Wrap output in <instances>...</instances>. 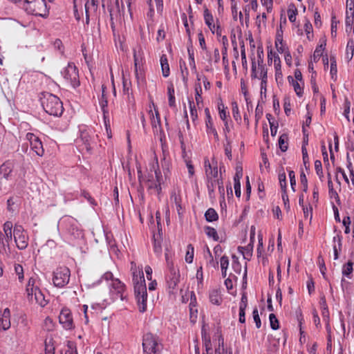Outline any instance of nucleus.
Listing matches in <instances>:
<instances>
[{"label": "nucleus", "instance_id": "1", "mask_svg": "<svg viewBox=\"0 0 354 354\" xmlns=\"http://www.w3.org/2000/svg\"><path fill=\"white\" fill-rule=\"evenodd\" d=\"M58 230L68 240L82 236V230L77 221L70 216H64L58 222Z\"/></svg>", "mask_w": 354, "mask_h": 354}, {"label": "nucleus", "instance_id": "2", "mask_svg": "<svg viewBox=\"0 0 354 354\" xmlns=\"http://www.w3.org/2000/svg\"><path fill=\"white\" fill-rule=\"evenodd\" d=\"M40 102L44 110L48 114L57 117L63 113V103L57 96L44 92L41 93Z\"/></svg>", "mask_w": 354, "mask_h": 354}, {"label": "nucleus", "instance_id": "3", "mask_svg": "<svg viewBox=\"0 0 354 354\" xmlns=\"http://www.w3.org/2000/svg\"><path fill=\"white\" fill-rule=\"evenodd\" d=\"M102 279L106 281H110L109 283V293L113 300L118 299L124 300L125 299L126 286L120 279L114 278L112 272H105L102 275Z\"/></svg>", "mask_w": 354, "mask_h": 354}, {"label": "nucleus", "instance_id": "4", "mask_svg": "<svg viewBox=\"0 0 354 354\" xmlns=\"http://www.w3.org/2000/svg\"><path fill=\"white\" fill-rule=\"evenodd\" d=\"M144 354H160L162 345L159 338L151 333H147L142 339Z\"/></svg>", "mask_w": 354, "mask_h": 354}, {"label": "nucleus", "instance_id": "5", "mask_svg": "<svg viewBox=\"0 0 354 354\" xmlns=\"http://www.w3.org/2000/svg\"><path fill=\"white\" fill-rule=\"evenodd\" d=\"M24 9L30 14L45 17L48 15V9L45 0H25Z\"/></svg>", "mask_w": 354, "mask_h": 354}, {"label": "nucleus", "instance_id": "6", "mask_svg": "<svg viewBox=\"0 0 354 354\" xmlns=\"http://www.w3.org/2000/svg\"><path fill=\"white\" fill-rule=\"evenodd\" d=\"M96 137L97 135L92 129H81L80 136L77 140V143L80 147H82L81 150H86L89 152L93 147V145L95 143Z\"/></svg>", "mask_w": 354, "mask_h": 354}, {"label": "nucleus", "instance_id": "7", "mask_svg": "<svg viewBox=\"0 0 354 354\" xmlns=\"http://www.w3.org/2000/svg\"><path fill=\"white\" fill-rule=\"evenodd\" d=\"M134 285L135 295L139 305V310L144 313L147 309V292L145 280L133 282Z\"/></svg>", "mask_w": 354, "mask_h": 354}, {"label": "nucleus", "instance_id": "8", "mask_svg": "<svg viewBox=\"0 0 354 354\" xmlns=\"http://www.w3.org/2000/svg\"><path fill=\"white\" fill-rule=\"evenodd\" d=\"M64 80L73 88L80 86L79 72L74 63L69 62L68 66L61 72Z\"/></svg>", "mask_w": 354, "mask_h": 354}, {"label": "nucleus", "instance_id": "9", "mask_svg": "<svg viewBox=\"0 0 354 354\" xmlns=\"http://www.w3.org/2000/svg\"><path fill=\"white\" fill-rule=\"evenodd\" d=\"M13 236L16 245L19 250H25L28 245V236L23 226L15 224L13 229Z\"/></svg>", "mask_w": 354, "mask_h": 354}, {"label": "nucleus", "instance_id": "10", "mask_svg": "<svg viewBox=\"0 0 354 354\" xmlns=\"http://www.w3.org/2000/svg\"><path fill=\"white\" fill-rule=\"evenodd\" d=\"M71 271L67 267L57 268L53 272V281L55 286L63 288L69 282Z\"/></svg>", "mask_w": 354, "mask_h": 354}, {"label": "nucleus", "instance_id": "11", "mask_svg": "<svg viewBox=\"0 0 354 354\" xmlns=\"http://www.w3.org/2000/svg\"><path fill=\"white\" fill-rule=\"evenodd\" d=\"M179 278L180 273L178 269L176 268L168 269L165 274V280L168 288L172 290H174L179 282Z\"/></svg>", "mask_w": 354, "mask_h": 354}, {"label": "nucleus", "instance_id": "12", "mask_svg": "<svg viewBox=\"0 0 354 354\" xmlns=\"http://www.w3.org/2000/svg\"><path fill=\"white\" fill-rule=\"evenodd\" d=\"M204 169L207 179L218 178V162L215 158H212L211 162L207 158H205Z\"/></svg>", "mask_w": 354, "mask_h": 354}, {"label": "nucleus", "instance_id": "13", "mask_svg": "<svg viewBox=\"0 0 354 354\" xmlns=\"http://www.w3.org/2000/svg\"><path fill=\"white\" fill-rule=\"evenodd\" d=\"M26 140L30 142L31 149L39 156H42L44 153L41 141L37 136L32 133H28L26 136Z\"/></svg>", "mask_w": 354, "mask_h": 354}, {"label": "nucleus", "instance_id": "14", "mask_svg": "<svg viewBox=\"0 0 354 354\" xmlns=\"http://www.w3.org/2000/svg\"><path fill=\"white\" fill-rule=\"evenodd\" d=\"M59 322L66 330L74 328L73 319L71 310L68 308H63L59 315Z\"/></svg>", "mask_w": 354, "mask_h": 354}, {"label": "nucleus", "instance_id": "15", "mask_svg": "<svg viewBox=\"0 0 354 354\" xmlns=\"http://www.w3.org/2000/svg\"><path fill=\"white\" fill-rule=\"evenodd\" d=\"M263 61L258 62V67H257L256 62L254 61L252 63V73L251 77L252 78H257L261 80H267V68L262 64Z\"/></svg>", "mask_w": 354, "mask_h": 354}, {"label": "nucleus", "instance_id": "16", "mask_svg": "<svg viewBox=\"0 0 354 354\" xmlns=\"http://www.w3.org/2000/svg\"><path fill=\"white\" fill-rule=\"evenodd\" d=\"M39 286L40 283L38 277L37 275H33L30 277L28 279L26 288V292L27 295H30V297H32L35 292H37L41 290Z\"/></svg>", "mask_w": 354, "mask_h": 354}, {"label": "nucleus", "instance_id": "17", "mask_svg": "<svg viewBox=\"0 0 354 354\" xmlns=\"http://www.w3.org/2000/svg\"><path fill=\"white\" fill-rule=\"evenodd\" d=\"M10 327V310L8 308L0 310V330H6Z\"/></svg>", "mask_w": 354, "mask_h": 354}, {"label": "nucleus", "instance_id": "18", "mask_svg": "<svg viewBox=\"0 0 354 354\" xmlns=\"http://www.w3.org/2000/svg\"><path fill=\"white\" fill-rule=\"evenodd\" d=\"M205 126H206V131L207 134H212L216 139L218 138V135L216 129L214 127L213 121L212 117L210 115V112L208 108L205 109Z\"/></svg>", "mask_w": 354, "mask_h": 354}, {"label": "nucleus", "instance_id": "19", "mask_svg": "<svg viewBox=\"0 0 354 354\" xmlns=\"http://www.w3.org/2000/svg\"><path fill=\"white\" fill-rule=\"evenodd\" d=\"M152 106L154 108L155 115H153L152 110L149 111V113L151 115V127L154 133L160 131L161 130V124H160V118L158 113V111L156 109L154 103H152Z\"/></svg>", "mask_w": 354, "mask_h": 354}, {"label": "nucleus", "instance_id": "20", "mask_svg": "<svg viewBox=\"0 0 354 354\" xmlns=\"http://www.w3.org/2000/svg\"><path fill=\"white\" fill-rule=\"evenodd\" d=\"M13 165L11 162H6L0 167V180L3 179L8 180L11 177Z\"/></svg>", "mask_w": 354, "mask_h": 354}, {"label": "nucleus", "instance_id": "21", "mask_svg": "<svg viewBox=\"0 0 354 354\" xmlns=\"http://www.w3.org/2000/svg\"><path fill=\"white\" fill-rule=\"evenodd\" d=\"M131 271L132 272L133 282L140 281L145 279L142 266H137L136 263L133 261L131 262Z\"/></svg>", "mask_w": 354, "mask_h": 354}, {"label": "nucleus", "instance_id": "22", "mask_svg": "<svg viewBox=\"0 0 354 354\" xmlns=\"http://www.w3.org/2000/svg\"><path fill=\"white\" fill-rule=\"evenodd\" d=\"M105 90H106V86L104 85H102V95H101V97L99 100V103H100V105L101 109L102 110V112L104 113L106 129L108 131V127H109V125L107 124L106 118V115H105L106 113H108V111H107V109H106L107 105H108V100H107V97H106V94H105Z\"/></svg>", "mask_w": 354, "mask_h": 354}, {"label": "nucleus", "instance_id": "23", "mask_svg": "<svg viewBox=\"0 0 354 354\" xmlns=\"http://www.w3.org/2000/svg\"><path fill=\"white\" fill-rule=\"evenodd\" d=\"M27 297L30 301L35 302V304H37L41 307H44L48 304V301L45 299V296L41 290L35 292L32 297L30 295H27Z\"/></svg>", "mask_w": 354, "mask_h": 354}, {"label": "nucleus", "instance_id": "24", "mask_svg": "<svg viewBox=\"0 0 354 354\" xmlns=\"http://www.w3.org/2000/svg\"><path fill=\"white\" fill-rule=\"evenodd\" d=\"M143 53L141 48L138 49H133V61H134V71H137L140 67H143Z\"/></svg>", "mask_w": 354, "mask_h": 354}, {"label": "nucleus", "instance_id": "25", "mask_svg": "<svg viewBox=\"0 0 354 354\" xmlns=\"http://www.w3.org/2000/svg\"><path fill=\"white\" fill-rule=\"evenodd\" d=\"M203 16L205 24L208 26L211 32L214 34L216 24L214 23V17L207 8L205 9Z\"/></svg>", "mask_w": 354, "mask_h": 354}, {"label": "nucleus", "instance_id": "26", "mask_svg": "<svg viewBox=\"0 0 354 354\" xmlns=\"http://www.w3.org/2000/svg\"><path fill=\"white\" fill-rule=\"evenodd\" d=\"M13 227L12 223L11 221H6L3 224V232L5 234V241L9 244L10 242L12 240L13 232H12V229Z\"/></svg>", "mask_w": 354, "mask_h": 354}, {"label": "nucleus", "instance_id": "27", "mask_svg": "<svg viewBox=\"0 0 354 354\" xmlns=\"http://www.w3.org/2000/svg\"><path fill=\"white\" fill-rule=\"evenodd\" d=\"M288 80L290 84H292V86L294 88V90L297 94V96L301 97L303 95V86L302 84L297 80H295V79L292 76L288 77Z\"/></svg>", "mask_w": 354, "mask_h": 354}, {"label": "nucleus", "instance_id": "28", "mask_svg": "<svg viewBox=\"0 0 354 354\" xmlns=\"http://www.w3.org/2000/svg\"><path fill=\"white\" fill-rule=\"evenodd\" d=\"M273 61L275 71H279L281 69V60L279 56L272 51L268 54V64L272 63Z\"/></svg>", "mask_w": 354, "mask_h": 354}, {"label": "nucleus", "instance_id": "29", "mask_svg": "<svg viewBox=\"0 0 354 354\" xmlns=\"http://www.w3.org/2000/svg\"><path fill=\"white\" fill-rule=\"evenodd\" d=\"M209 301L214 305L219 306L222 303V297L220 292L217 290H212L209 294Z\"/></svg>", "mask_w": 354, "mask_h": 354}, {"label": "nucleus", "instance_id": "30", "mask_svg": "<svg viewBox=\"0 0 354 354\" xmlns=\"http://www.w3.org/2000/svg\"><path fill=\"white\" fill-rule=\"evenodd\" d=\"M160 65L162 68V75L167 77L170 74L169 66L166 55H162L160 57Z\"/></svg>", "mask_w": 354, "mask_h": 354}, {"label": "nucleus", "instance_id": "31", "mask_svg": "<svg viewBox=\"0 0 354 354\" xmlns=\"http://www.w3.org/2000/svg\"><path fill=\"white\" fill-rule=\"evenodd\" d=\"M221 180L219 178L207 179V187L210 197L213 196L216 187Z\"/></svg>", "mask_w": 354, "mask_h": 354}, {"label": "nucleus", "instance_id": "32", "mask_svg": "<svg viewBox=\"0 0 354 354\" xmlns=\"http://www.w3.org/2000/svg\"><path fill=\"white\" fill-rule=\"evenodd\" d=\"M100 0H86L85 3V9L86 14V21H88V11L89 10H92L93 11H96L100 3Z\"/></svg>", "mask_w": 354, "mask_h": 354}, {"label": "nucleus", "instance_id": "33", "mask_svg": "<svg viewBox=\"0 0 354 354\" xmlns=\"http://www.w3.org/2000/svg\"><path fill=\"white\" fill-rule=\"evenodd\" d=\"M150 170L151 171H154L156 178L158 181L160 180V178H161V172L159 168V165L158 162V158L156 155L154 154L153 157V161L150 165Z\"/></svg>", "mask_w": 354, "mask_h": 354}, {"label": "nucleus", "instance_id": "34", "mask_svg": "<svg viewBox=\"0 0 354 354\" xmlns=\"http://www.w3.org/2000/svg\"><path fill=\"white\" fill-rule=\"evenodd\" d=\"M333 242L335 243L333 245L334 259L336 260L338 259L339 251L342 248V237L339 235L334 236Z\"/></svg>", "mask_w": 354, "mask_h": 354}, {"label": "nucleus", "instance_id": "35", "mask_svg": "<svg viewBox=\"0 0 354 354\" xmlns=\"http://www.w3.org/2000/svg\"><path fill=\"white\" fill-rule=\"evenodd\" d=\"M354 27V12H346V31L351 32Z\"/></svg>", "mask_w": 354, "mask_h": 354}, {"label": "nucleus", "instance_id": "36", "mask_svg": "<svg viewBox=\"0 0 354 354\" xmlns=\"http://www.w3.org/2000/svg\"><path fill=\"white\" fill-rule=\"evenodd\" d=\"M253 246L251 244L248 245L246 247H239V250L243 256V258L250 260L252 255Z\"/></svg>", "mask_w": 354, "mask_h": 354}, {"label": "nucleus", "instance_id": "37", "mask_svg": "<svg viewBox=\"0 0 354 354\" xmlns=\"http://www.w3.org/2000/svg\"><path fill=\"white\" fill-rule=\"evenodd\" d=\"M205 217L207 221L213 222L218 219L217 212L213 208H209L205 213Z\"/></svg>", "mask_w": 354, "mask_h": 354}, {"label": "nucleus", "instance_id": "38", "mask_svg": "<svg viewBox=\"0 0 354 354\" xmlns=\"http://www.w3.org/2000/svg\"><path fill=\"white\" fill-rule=\"evenodd\" d=\"M19 200L15 197H10L7 201V209L9 212L13 213L16 211Z\"/></svg>", "mask_w": 354, "mask_h": 354}, {"label": "nucleus", "instance_id": "39", "mask_svg": "<svg viewBox=\"0 0 354 354\" xmlns=\"http://www.w3.org/2000/svg\"><path fill=\"white\" fill-rule=\"evenodd\" d=\"M15 273L17 276L19 281L22 283L24 279V268L19 263H15L14 265Z\"/></svg>", "mask_w": 354, "mask_h": 354}, {"label": "nucleus", "instance_id": "40", "mask_svg": "<svg viewBox=\"0 0 354 354\" xmlns=\"http://www.w3.org/2000/svg\"><path fill=\"white\" fill-rule=\"evenodd\" d=\"M353 263L351 261H348L347 263L344 264L342 268V274L351 279L353 270Z\"/></svg>", "mask_w": 354, "mask_h": 354}, {"label": "nucleus", "instance_id": "41", "mask_svg": "<svg viewBox=\"0 0 354 354\" xmlns=\"http://www.w3.org/2000/svg\"><path fill=\"white\" fill-rule=\"evenodd\" d=\"M288 136L285 133L280 136L279 138V146L280 149L282 151H286L288 149Z\"/></svg>", "mask_w": 354, "mask_h": 354}, {"label": "nucleus", "instance_id": "42", "mask_svg": "<svg viewBox=\"0 0 354 354\" xmlns=\"http://www.w3.org/2000/svg\"><path fill=\"white\" fill-rule=\"evenodd\" d=\"M195 100L198 106L203 103L202 87L199 82L195 86Z\"/></svg>", "mask_w": 354, "mask_h": 354}, {"label": "nucleus", "instance_id": "43", "mask_svg": "<svg viewBox=\"0 0 354 354\" xmlns=\"http://www.w3.org/2000/svg\"><path fill=\"white\" fill-rule=\"evenodd\" d=\"M205 232L209 238H212V239H213L214 241H218V239H219L218 235L217 234L216 230L214 227H212L210 226L205 227Z\"/></svg>", "mask_w": 354, "mask_h": 354}, {"label": "nucleus", "instance_id": "44", "mask_svg": "<svg viewBox=\"0 0 354 354\" xmlns=\"http://www.w3.org/2000/svg\"><path fill=\"white\" fill-rule=\"evenodd\" d=\"M45 354H55V346L52 338L45 341Z\"/></svg>", "mask_w": 354, "mask_h": 354}, {"label": "nucleus", "instance_id": "45", "mask_svg": "<svg viewBox=\"0 0 354 354\" xmlns=\"http://www.w3.org/2000/svg\"><path fill=\"white\" fill-rule=\"evenodd\" d=\"M167 93L169 97V105L171 107L175 106L174 88L172 84L167 87Z\"/></svg>", "mask_w": 354, "mask_h": 354}, {"label": "nucleus", "instance_id": "46", "mask_svg": "<svg viewBox=\"0 0 354 354\" xmlns=\"http://www.w3.org/2000/svg\"><path fill=\"white\" fill-rule=\"evenodd\" d=\"M170 201L172 203H174L175 205L177 204H180L182 202L180 191L173 190L171 192L170 195Z\"/></svg>", "mask_w": 354, "mask_h": 354}, {"label": "nucleus", "instance_id": "47", "mask_svg": "<svg viewBox=\"0 0 354 354\" xmlns=\"http://www.w3.org/2000/svg\"><path fill=\"white\" fill-rule=\"evenodd\" d=\"M194 248L192 244L187 245V250L185 255V261L191 263L194 259Z\"/></svg>", "mask_w": 354, "mask_h": 354}, {"label": "nucleus", "instance_id": "48", "mask_svg": "<svg viewBox=\"0 0 354 354\" xmlns=\"http://www.w3.org/2000/svg\"><path fill=\"white\" fill-rule=\"evenodd\" d=\"M54 328L55 323L53 322V319L49 317H47L44 321L43 329L46 331H52L54 330Z\"/></svg>", "mask_w": 354, "mask_h": 354}, {"label": "nucleus", "instance_id": "49", "mask_svg": "<svg viewBox=\"0 0 354 354\" xmlns=\"http://www.w3.org/2000/svg\"><path fill=\"white\" fill-rule=\"evenodd\" d=\"M187 52H188V56H189V65L192 68V70L193 71H194L195 73H196V66L195 59H194V50L192 48H188Z\"/></svg>", "mask_w": 354, "mask_h": 354}, {"label": "nucleus", "instance_id": "50", "mask_svg": "<svg viewBox=\"0 0 354 354\" xmlns=\"http://www.w3.org/2000/svg\"><path fill=\"white\" fill-rule=\"evenodd\" d=\"M232 105V112L233 117L237 122H240L241 120V116L239 112L238 104L236 102H234Z\"/></svg>", "mask_w": 354, "mask_h": 354}, {"label": "nucleus", "instance_id": "51", "mask_svg": "<svg viewBox=\"0 0 354 354\" xmlns=\"http://www.w3.org/2000/svg\"><path fill=\"white\" fill-rule=\"evenodd\" d=\"M279 185L281 189V191L287 190V182H286V175L285 172H281L279 174Z\"/></svg>", "mask_w": 354, "mask_h": 354}, {"label": "nucleus", "instance_id": "52", "mask_svg": "<svg viewBox=\"0 0 354 354\" xmlns=\"http://www.w3.org/2000/svg\"><path fill=\"white\" fill-rule=\"evenodd\" d=\"M181 18L183 21L184 26L185 28L186 33L188 36L189 41L190 43H192V32H191V30L189 27L187 15L185 13H183L181 16Z\"/></svg>", "mask_w": 354, "mask_h": 354}, {"label": "nucleus", "instance_id": "53", "mask_svg": "<svg viewBox=\"0 0 354 354\" xmlns=\"http://www.w3.org/2000/svg\"><path fill=\"white\" fill-rule=\"evenodd\" d=\"M154 241H153V251L157 255H160L162 252V245H161V241L160 238L157 239L153 236Z\"/></svg>", "mask_w": 354, "mask_h": 354}, {"label": "nucleus", "instance_id": "54", "mask_svg": "<svg viewBox=\"0 0 354 354\" xmlns=\"http://www.w3.org/2000/svg\"><path fill=\"white\" fill-rule=\"evenodd\" d=\"M189 104L191 118L192 121L194 122L198 118L197 110L193 101L189 100Z\"/></svg>", "mask_w": 354, "mask_h": 354}, {"label": "nucleus", "instance_id": "55", "mask_svg": "<svg viewBox=\"0 0 354 354\" xmlns=\"http://www.w3.org/2000/svg\"><path fill=\"white\" fill-rule=\"evenodd\" d=\"M270 327L273 330H277L279 328V324L277 318L275 315L273 313L270 314L269 315Z\"/></svg>", "mask_w": 354, "mask_h": 354}, {"label": "nucleus", "instance_id": "56", "mask_svg": "<svg viewBox=\"0 0 354 354\" xmlns=\"http://www.w3.org/2000/svg\"><path fill=\"white\" fill-rule=\"evenodd\" d=\"M324 50V46L321 44L318 46L313 53V59L315 62H317L319 59L320 57L323 54V51Z\"/></svg>", "mask_w": 354, "mask_h": 354}, {"label": "nucleus", "instance_id": "57", "mask_svg": "<svg viewBox=\"0 0 354 354\" xmlns=\"http://www.w3.org/2000/svg\"><path fill=\"white\" fill-rule=\"evenodd\" d=\"M64 354H77V347L74 342H68L67 349L65 351Z\"/></svg>", "mask_w": 354, "mask_h": 354}, {"label": "nucleus", "instance_id": "58", "mask_svg": "<svg viewBox=\"0 0 354 354\" xmlns=\"http://www.w3.org/2000/svg\"><path fill=\"white\" fill-rule=\"evenodd\" d=\"M330 75L331 77L333 79H336L337 73V64L336 61L334 58H330Z\"/></svg>", "mask_w": 354, "mask_h": 354}, {"label": "nucleus", "instance_id": "59", "mask_svg": "<svg viewBox=\"0 0 354 354\" xmlns=\"http://www.w3.org/2000/svg\"><path fill=\"white\" fill-rule=\"evenodd\" d=\"M232 259H233L232 268L236 273L240 274L241 272V265L239 262L238 259L236 257L235 255L232 256Z\"/></svg>", "mask_w": 354, "mask_h": 354}, {"label": "nucleus", "instance_id": "60", "mask_svg": "<svg viewBox=\"0 0 354 354\" xmlns=\"http://www.w3.org/2000/svg\"><path fill=\"white\" fill-rule=\"evenodd\" d=\"M135 75L138 82L140 84V82H143L145 80V74L143 67H140L137 71H135Z\"/></svg>", "mask_w": 354, "mask_h": 354}, {"label": "nucleus", "instance_id": "61", "mask_svg": "<svg viewBox=\"0 0 354 354\" xmlns=\"http://www.w3.org/2000/svg\"><path fill=\"white\" fill-rule=\"evenodd\" d=\"M252 315H253V319H254V321L256 324V326L257 328H259L261 326V319H260V317H259V312H258V310L257 308H255L254 310H253V312H252Z\"/></svg>", "mask_w": 354, "mask_h": 354}, {"label": "nucleus", "instance_id": "62", "mask_svg": "<svg viewBox=\"0 0 354 354\" xmlns=\"http://www.w3.org/2000/svg\"><path fill=\"white\" fill-rule=\"evenodd\" d=\"M315 169L318 176L322 178L323 177L322 165L320 160H317L315 162Z\"/></svg>", "mask_w": 354, "mask_h": 354}, {"label": "nucleus", "instance_id": "63", "mask_svg": "<svg viewBox=\"0 0 354 354\" xmlns=\"http://www.w3.org/2000/svg\"><path fill=\"white\" fill-rule=\"evenodd\" d=\"M203 345L205 348V351L207 354H209V353L212 352V344L209 337H205L203 338Z\"/></svg>", "mask_w": 354, "mask_h": 354}, {"label": "nucleus", "instance_id": "64", "mask_svg": "<svg viewBox=\"0 0 354 354\" xmlns=\"http://www.w3.org/2000/svg\"><path fill=\"white\" fill-rule=\"evenodd\" d=\"M297 15V10L296 8L288 10V17L290 22H295L296 21Z\"/></svg>", "mask_w": 354, "mask_h": 354}]
</instances>
